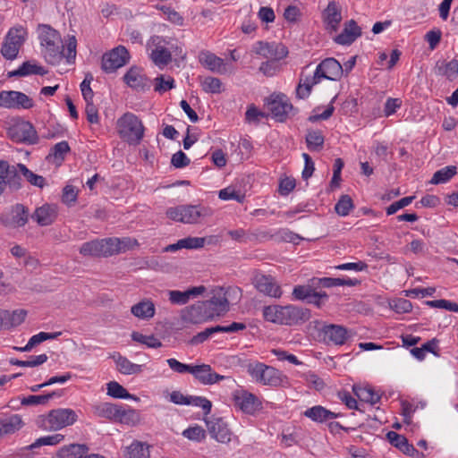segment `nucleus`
Wrapping results in <instances>:
<instances>
[{
    "label": "nucleus",
    "instance_id": "nucleus-1",
    "mask_svg": "<svg viewBox=\"0 0 458 458\" xmlns=\"http://www.w3.org/2000/svg\"><path fill=\"white\" fill-rule=\"evenodd\" d=\"M37 31L46 62L52 65L60 64L64 57V47L59 31L48 24H38Z\"/></svg>",
    "mask_w": 458,
    "mask_h": 458
},
{
    "label": "nucleus",
    "instance_id": "nucleus-2",
    "mask_svg": "<svg viewBox=\"0 0 458 458\" xmlns=\"http://www.w3.org/2000/svg\"><path fill=\"white\" fill-rule=\"evenodd\" d=\"M263 316L266 320L273 323L294 326L308 321L311 314L309 309L295 305H271L264 308Z\"/></svg>",
    "mask_w": 458,
    "mask_h": 458
},
{
    "label": "nucleus",
    "instance_id": "nucleus-3",
    "mask_svg": "<svg viewBox=\"0 0 458 458\" xmlns=\"http://www.w3.org/2000/svg\"><path fill=\"white\" fill-rule=\"evenodd\" d=\"M211 296L204 303L211 318L225 315L229 310L230 304H236L242 298V290L239 287H215L211 290Z\"/></svg>",
    "mask_w": 458,
    "mask_h": 458
},
{
    "label": "nucleus",
    "instance_id": "nucleus-4",
    "mask_svg": "<svg viewBox=\"0 0 458 458\" xmlns=\"http://www.w3.org/2000/svg\"><path fill=\"white\" fill-rule=\"evenodd\" d=\"M117 132L121 139L130 145H138L144 136L141 121L132 113H125L116 123Z\"/></svg>",
    "mask_w": 458,
    "mask_h": 458
},
{
    "label": "nucleus",
    "instance_id": "nucleus-5",
    "mask_svg": "<svg viewBox=\"0 0 458 458\" xmlns=\"http://www.w3.org/2000/svg\"><path fill=\"white\" fill-rule=\"evenodd\" d=\"M166 216L175 221L183 224H198L201 219L212 215L211 208L202 205H180L169 208Z\"/></svg>",
    "mask_w": 458,
    "mask_h": 458
},
{
    "label": "nucleus",
    "instance_id": "nucleus-6",
    "mask_svg": "<svg viewBox=\"0 0 458 458\" xmlns=\"http://www.w3.org/2000/svg\"><path fill=\"white\" fill-rule=\"evenodd\" d=\"M40 427L48 430H59L73 425L78 415L75 411L69 408H58L51 410L46 416H40Z\"/></svg>",
    "mask_w": 458,
    "mask_h": 458
},
{
    "label": "nucleus",
    "instance_id": "nucleus-7",
    "mask_svg": "<svg viewBox=\"0 0 458 458\" xmlns=\"http://www.w3.org/2000/svg\"><path fill=\"white\" fill-rule=\"evenodd\" d=\"M27 38L28 31L23 26L17 25L11 28L1 47L2 55L7 60H14Z\"/></svg>",
    "mask_w": 458,
    "mask_h": 458
},
{
    "label": "nucleus",
    "instance_id": "nucleus-8",
    "mask_svg": "<svg viewBox=\"0 0 458 458\" xmlns=\"http://www.w3.org/2000/svg\"><path fill=\"white\" fill-rule=\"evenodd\" d=\"M266 106L272 117L279 123H284L288 118V114H295L298 110L288 101L284 94H272L266 99Z\"/></svg>",
    "mask_w": 458,
    "mask_h": 458
},
{
    "label": "nucleus",
    "instance_id": "nucleus-9",
    "mask_svg": "<svg viewBox=\"0 0 458 458\" xmlns=\"http://www.w3.org/2000/svg\"><path fill=\"white\" fill-rule=\"evenodd\" d=\"M21 187V177L18 174L17 165H11L7 161L0 160V196L7 188L13 192Z\"/></svg>",
    "mask_w": 458,
    "mask_h": 458
},
{
    "label": "nucleus",
    "instance_id": "nucleus-10",
    "mask_svg": "<svg viewBox=\"0 0 458 458\" xmlns=\"http://www.w3.org/2000/svg\"><path fill=\"white\" fill-rule=\"evenodd\" d=\"M251 280L255 289L265 296L278 299L283 294L281 285L271 275L256 271Z\"/></svg>",
    "mask_w": 458,
    "mask_h": 458
},
{
    "label": "nucleus",
    "instance_id": "nucleus-11",
    "mask_svg": "<svg viewBox=\"0 0 458 458\" xmlns=\"http://www.w3.org/2000/svg\"><path fill=\"white\" fill-rule=\"evenodd\" d=\"M130 60V54L125 47L118 46L102 56L101 68L106 72H114L125 65Z\"/></svg>",
    "mask_w": 458,
    "mask_h": 458
},
{
    "label": "nucleus",
    "instance_id": "nucleus-12",
    "mask_svg": "<svg viewBox=\"0 0 458 458\" xmlns=\"http://www.w3.org/2000/svg\"><path fill=\"white\" fill-rule=\"evenodd\" d=\"M34 102L25 93L15 90H3L0 92V107L7 109H30Z\"/></svg>",
    "mask_w": 458,
    "mask_h": 458
},
{
    "label": "nucleus",
    "instance_id": "nucleus-13",
    "mask_svg": "<svg viewBox=\"0 0 458 458\" xmlns=\"http://www.w3.org/2000/svg\"><path fill=\"white\" fill-rule=\"evenodd\" d=\"M8 136L14 142L36 144L38 141V133L30 122H20L8 130Z\"/></svg>",
    "mask_w": 458,
    "mask_h": 458
},
{
    "label": "nucleus",
    "instance_id": "nucleus-14",
    "mask_svg": "<svg viewBox=\"0 0 458 458\" xmlns=\"http://www.w3.org/2000/svg\"><path fill=\"white\" fill-rule=\"evenodd\" d=\"M254 52L264 58L280 61L288 55L287 47L282 43L258 41Z\"/></svg>",
    "mask_w": 458,
    "mask_h": 458
},
{
    "label": "nucleus",
    "instance_id": "nucleus-15",
    "mask_svg": "<svg viewBox=\"0 0 458 458\" xmlns=\"http://www.w3.org/2000/svg\"><path fill=\"white\" fill-rule=\"evenodd\" d=\"M181 318L182 321L191 324H199L212 319L211 313H209V310L207 309L204 301H197L182 309Z\"/></svg>",
    "mask_w": 458,
    "mask_h": 458
},
{
    "label": "nucleus",
    "instance_id": "nucleus-16",
    "mask_svg": "<svg viewBox=\"0 0 458 458\" xmlns=\"http://www.w3.org/2000/svg\"><path fill=\"white\" fill-rule=\"evenodd\" d=\"M321 333L325 342L332 343L335 345L344 344L352 336V333L345 327L335 324L325 325L321 329Z\"/></svg>",
    "mask_w": 458,
    "mask_h": 458
},
{
    "label": "nucleus",
    "instance_id": "nucleus-17",
    "mask_svg": "<svg viewBox=\"0 0 458 458\" xmlns=\"http://www.w3.org/2000/svg\"><path fill=\"white\" fill-rule=\"evenodd\" d=\"M235 406L247 414H254L262 408V403L259 398L245 390H238L233 394Z\"/></svg>",
    "mask_w": 458,
    "mask_h": 458
},
{
    "label": "nucleus",
    "instance_id": "nucleus-18",
    "mask_svg": "<svg viewBox=\"0 0 458 458\" xmlns=\"http://www.w3.org/2000/svg\"><path fill=\"white\" fill-rule=\"evenodd\" d=\"M321 79L329 81L339 80L343 73L344 68L342 64L334 57L324 59L316 68Z\"/></svg>",
    "mask_w": 458,
    "mask_h": 458
},
{
    "label": "nucleus",
    "instance_id": "nucleus-19",
    "mask_svg": "<svg viewBox=\"0 0 458 458\" xmlns=\"http://www.w3.org/2000/svg\"><path fill=\"white\" fill-rule=\"evenodd\" d=\"M323 21L329 33L336 32L342 21L341 8L335 1H330L323 12Z\"/></svg>",
    "mask_w": 458,
    "mask_h": 458
},
{
    "label": "nucleus",
    "instance_id": "nucleus-20",
    "mask_svg": "<svg viewBox=\"0 0 458 458\" xmlns=\"http://www.w3.org/2000/svg\"><path fill=\"white\" fill-rule=\"evenodd\" d=\"M58 216L57 206L55 204L46 203L35 209L31 215V218L40 226H47L52 225Z\"/></svg>",
    "mask_w": 458,
    "mask_h": 458
},
{
    "label": "nucleus",
    "instance_id": "nucleus-21",
    "mask_svg": "<svg viewBox=\"0 0 458 458\" xmlns=\"http://www.w3.org/2000/svg\"><path fill=\"white\" fill-rule=\"evenodd\" d=\"M386 438L393 446L398 448L404 454L416 458L424 457L423 453L419 452L411 444H409L408 439L403 435L389 431L386 434Z\"/></svg>",
    "mask_w": 458,
    "mask_h": 458
},
{
    "label": "nucleus",
    "instance_id": "nucleus-22",
    "mask_svg": "<svg viewBox=\"0 0 458 458\" xmlns=\"http://www.w3.org/2000/svg\"><path fill=\"white\" fill-rule=\"evenodd\" d=\"M321 80L322 79L317 70H315L312 75H306L305 71H302L300 75L299 83L296 87V98L299 99L307 98L310 95L313 86L318 84Z\"/></svg>",
    "mask_w": 458,
    "mask_h": 458
},
{
    "label": "nucleus",
    "instance_id": "nucleus-23",
    "mask_svg": "<svg viewBox=\"0 0 458 458\" xmlns=\"http://www.w3.org/2000/svg\"><path fill=\"white\" fill-rule=\"evenodd\" d=\"M207 427L210 436L220 443H229L231 441L232 432L227 424L222 418L215 420H206Z\"/></svg>",
    "mask_w": 458,
    "mask_h": 458
},
{
    "label": "nucleus",
    "instance_id": "nucleus-24",
    "mask_svg": "<svg viewBox=\"0 0 458 458\" xmlns=\"http://www.w3.org/2000/svg\"><path fill=\"white\" fill-rule=\"evenodd\" d=\"M360 36V27L358 26L354 20H350L344 23L343 31L334 38V41L338 45L349 46Z\"/></svg>",
    "mask_w": 458,
    "mask_h": 458
},
{
    "label": "nucleus",
    "instance_id": "nucleus-25",
    "mask_svg": "<svg viewBox=\"0 0 458 458\" xmlns=\"http://www.w3.org/2000/svg\"><path fill=\"white\" fill-rule=\"evenodd\" d=\"M191 374L204 385H213L225 378L224 376L212 372L211 366L208 364L193 366Z\"/></svg>",
    "mask_w": 458,
    "mask_h": 458
},
{
    "label": "nucleus",
    "instance_id": "nucleus-26",
    "mask_svg": "<svg viewBox=\"0 0 458 458\" xmlns=\"http://www.w3.org/2000/svg\"><path fill=\"white\" fill-rule=\"evenodd\" d=\"M124 82L131 88L145 91L149 89L148 80L141 73L140 68L131 67L123 76Z\"/></svg>",
    "mask_w": 458,
    "mask_h": 458
},
{
    "label": "nucleus",
    "instance_id": "nucleus-27",
    "mask_svg": "<svg viewBox=\"0 0 458 458\" xmlns=\"http://www.w3.org/2000/svg\"><path fill=\"white\" fill-rule=\"evenodd\" d=\"M199 61L213 72L223 74L226 72L224 60L209 51H201Z\"/></svg>",
    "mask_w": 458,
    "mask_h": 458
},
{
    "label": "nucleus",
    "instance_id": "nucleus-28",
    "mask_svg": "<svg viewBox=\"0 0 458 458\" xmlns=\"http://www.w3.org/2000/svg\"><path fill=\"white\" fill-rule=\"evenodd\" d=\"M205 292H206V287L204 285L194 286V287H191L184 292L173 290V291H169V293H168L169 301L173 304L182 305V304H186L190 301L191 298L200 295Z\"/></svg>",
    "mask_w": 458,
    "mask_h": 458
},
{
    "label": "nucleus",
    "instance_id": "nucleus-29",
    "mask_svg": "<svg viewBox=\"0 0 458 458\" xmlns=\"http://www.w3.org/2000/svg\"><path fill=\"white\" fill-rule=\"evenodd\" d=\"M24 425L22 419L18 414H13L9 417L0 418V437L6 435L14 434Z\"/></svg>",
    "mask_w": 458,
    "mask_h": 458
},
{
    "label": "nucleus",
    "instance_id": "nucleus-30",
    "mask_svg": "<svg viewBox=\"0 0 458 458\" xmlns=\"http://www.w3.org/2000/svg\"><path fill=\"white\" fill-rule=\"evenodd\" d=\"M116 363L117 369L124 375L140 374L142 371V365L131 362L126 357L116 352L111 356Z\"/></svg>",
    "mask_w": 458,
    "mask_h": 458
},
{
    "label": "nucleus",
    "instance_id": "nucleus-31",
    "mask_svg": "<svg viewBox=\"0 0 458 458\" xmlns=\"http://www.w3.org/2000/svg\"><path fill=\"white\" fill-rule=\"evenodd\" d=\"M29 217V208L23 204L17 203L12 207L10 225L13 227L24 226L28 223Z\"/></svg>",
    "mask_w": 458,
    "mask_h": 458
},
{
    "label": "nucleus",
    "instance_id": "nucleus-32",
    "mask_svg": "<svg viewBox=\"0 0 458 458\" xmlns=\"http://www.w3.org/2000/svg\"><path fill=\"white\" fill-rule=\"evenodd\" d=\"M118 404H114L111 403H102L92 406L93 413L99 417L105 418L111 421L115 422L116 416L119 411Z\"/></svg>",
    "mask_w": 458,
    "mask_h": 458
},
{
    "label": "nucleus",
    "instance_id": "nucleus-33",
    "mask_svg": "<svg viewBox=\"0 0 458 458\" xmlns=\"http://www.w3.org/2000/svg\"><path fill=\"white\" fill-rule=\"evenodd\" d=\"M89 447L83 444H72L62 447L56 454V458H84Z\"/></svg>",
    "mask_w": 458,
    "mask_h": 458
},
{
    "label": "nucleus",
    "instance_id": "nucleus-34",
    "mask_svg": "<svg viewBox=\"0 0 458 458\" xmlns=\"http://www.w3.org/2000/svg\"><path fill=\"white\" fill-rule=\"evenodd\" d=\"M352 390L361 402L369 403L371 405L377 403L381 399V395L369 386H353Z\"/></svg>",
    "mask_w": 458,
    "mask_h": 458
},
{
    "label": "nucleus",
    "instance_id": "nucleus-35",
    "mask_svg": "<svg viewBox=\"0 0 458 458\" xmlns=\"http://www.w3.org/2000/svg\"><path fill=\"white\" fill-rule=\"evenodd\" d=\"M140 420V412L132 408H124L123 405L119 406L118 415L116 416L115 422L125 424L128 426H135Z\"/></svg>",
    "mask_w": 458,
    "mask_h": 458
},
{
    "label": "nucleus",
    "instance_id": "nucleus-36",
    "mask_svg": "<svg viewBox=\"0 0 458 458\" xmlns=\"http://www.w3.org/2000/svg\"><path fill=\"white\" fill-rule=\"evenodd\" d=\"M131 312L139 318L148 319L155 315V305L149 300H143L133 305Z\"/></svg>",
    "mask_w": 458,
    "mask_h": 458
},
{
    "label": "nucleus",
    "instance_id": "nucleus-37",
    "mask_svg": "<svg viewBox=\"0 0 458 458\" xmlns=\"http://www.w3.org/2000/svg\"><path fill=\"white\" fill-rule=\"evenodd\" d=\"M62 394L63 393L61 391H53L46 394L29 395L27 397H23L21 400V404L24 406L45 405L52 398L60 397L62 396Z\"/></svg>",
    "mask_w": 458,
    "mask_h": 458
},
{
    "label": "nucleus",
    "instance_id": "nucleus-38",
    "mask_svg": "<svg viewBox=\"0 0 458 458\" xmlns=\"http://www.w3.org/2000/svg\"><path fill=\"white\" fill-rule=\"evenodd\" d=\"M286 380L287 377L284 375H283L282 372H280L274 367L267 365L263 385L276 387L284 386V382Z\"/></svg>",
    "mask_w": 458,
    "mask_h": 458
},
{
    "label": "nucleus",
    "instance_id": "nucleus-39",
    "mask_svg": "<svg viewBox=\"0 0 458 458\" xmlns=\"http://www.w3.org/2000/svg\"><path fill=\"white\" fill-rule=\"evenodd\" d=\"M26 316L27 311L25 310H16L13 312L5 310V315H3L4 327L10 328L21 325L24 321Z\"/></svg>",
    "mask_w": 458,
    "mask_h": 458
},
{
    "label": "nucleus",
    "instance_id": "nucleus-40",
    "mask_svg": "<svg viewBox=\"0 0 458 458\" xmlns=\"http://www.w3.org/2000/svg\"><path fill=\"white\" fill-rule=\"evenodd\" d=\"M148 445L145 443L135 441L127 447L126 458H149Z\"/></svg>",
    "mask_w": 458,
    "mask_h": 458
},
{
    "label": "nucleus",
    "instance_id": "nucleus-41",
    "mask_svg": "<svg viewBox=\"0 0 458 458\" xmlns=\"http://www.w3.org/2000/svg\"><path fill=\"white\" fill-rule=\"evenodd\" d=\"M18 174L21 173L24 178L33 186L43 188L46 185V179L38 174H34L32 171L23 164H17Z\"/></svg>",
    "mask_w": 458,
    "mask_h": 458
},
{
    "label": "nucleus",
    "instance_id": "nucleus-42",
    "mask_svg": "<svg viewBox=\"0 0 458 458\" xmlns=\"http://www.w3.org/2000/svg\"><path fill=\"white\" fill-rule=\"evenodd\" d=\"M304 416L310 419L315 422H325L328 420V415H332L330 411L321 405H316L307 409L304 411Z\"/></svg>",
    "mask_w": 458,
    "mask_h": 458
},
{
    "label": "nucleus",
    "instance_id": "nucleus-43",
    "mask_svg": "<svg viewBox=\"0 0 458 458\" xmlns=\"http://www.w3.org/2000/svg\"><path fill=\"white\" fill-rule=\"evenodd\" d=\"M457 174V167L455 165H448L440 170H437L432 176L430 183L440 184L448 182Z\"/></svg>",
    "mask_w": 458,
    "mask_h": 458
},
{
    "label": "nucleus",
    "instance_id": "nucleus-44",
    "mask_svg": "<svg viewBox=\"0 0 458 458\" xmlns=\"http://www.w3.org/2000/svg\"><path fill=\"white\" fill-rule=\"evenodd\" d=\"M80 253L83 256H103L102 239L84 242L80 248Z\"/></svg>",
    "mask_w": 458,
    "mask_h": 458
},
{
    "label": "nucleus",
    "instance_id": "nucleus-45",
    "mask_svg": "<svg viewBox=\"0 0 458 458\" xmlns=\"http://www.w3.org/2000/svg\"><path fill=\"white\" fill-rule=\"evenodd\" d=\"M150 57L154 64L158 66L167 65L172 61L171 52L167 48L160 46H157L152 50Z\"/></svg>",
    "mask_w": 458,
    "mask_h": 458
},
{
    "label": "nucleus",
    "instance_id": "nucleus-46",
    "mask_svg": "<svg viewBox=\"0 0 458 458\" xmlns=\"http://www.w3.org/2000/svg\"><path fill=\"white\" fill-rule=\"evenodd\" d=\"M107 394L118 399L139 400L138 397H134L129 394L128 391L116 381H111L107 384Z\"/></svg>",
    "mask_w": 458,
    "mask_h": 458
},
{
    "label": "nucleus",
    "instance_id": "nucleus-47",
    "mask_svg": "<svg viewBox=\"0 0 458 458\" xmlns=\"http://www.w3.org/2000/svg\"><path fill=\"white\" fill-rule=\"evenodd\" d=\"M324 136L320 131H310L306 135L307 147L310 151H318L323 148Z\"/></svg>",
    "mask_w": 458,
    "mask_h": 458
},
{
    "label": "nucleus",
    "instance_id": "nucleus-48",
    "mask_svg": "<svg viewBox=\"0 0 458 458\" xmlns=\"http://www.w3.org/2000/svg\"><path fill=\"white\" fill-rule=\"evenodd\" d=\"M354 208L352 198L347 195H342L335 206V210L337 215L341 216H346L350 214V211Z\"/></svg>",
    "mask_w": 458,
    "mask_h": 458
},
{
    "label": "nucleus",
    "instance_id": "nucleus-49",
    "mask_svg": "<svg viewBox=\"0 0 458 458\" xmlns=\"http://www.w3.org/2000/svg\"><path fill=\"white\" fill-rule=\"evenodd\" d=\"M131 339L137 343L147 345L149 348H159L162 343L154 335H145L139 332H132Z\"/></svg>",
    "mask_w": 458,
    "mask_h": 458
},
{
    "label": "nucleus",
    "instance_id": "nucleus-50",
    "mask_svg": "<svg viewBox=\"0 0 458 458\" xmlns=\"http://www.w3.org/2000/svg\"><path fill=\"white\" fill-rule=\"evenodd\" d=\"M47 359V355L43 353L38 356H30V360H20L18 359L13 358L10 360V363L19 367H37L45 363Z\"/></svg>",
    "mask_w": 458,
    "mask_h": 458
},
{
    "label": "nucleus",
    "instance_id": "nucleus-51",
    "mask_svg": "<svg viewBox=\"0 0 458 458\" xmlns=\"http://www.w3.org/2000/svg\"><path fill=\"white\" fill-rule=\"evenodd\" d=\"M64 436L62 434H55L53 436H47L38 438L33 444L27 446L28 450H32L42 445H54L63 441Z\"/></svg>",
    "mask_w": 458,
    "mask_h": 458
},
{
    "label": "nucleus",
    "instance_id": "nucleus-52",
    "mask_svg": "<svg viewBox=\"0 0 458 458\" xmlns=\"http://www.w3.org/2000/svg\"><path fill=\"white\" fill-rule=\"evenodd\" d=\"M266 367L267 365L261 362L250 363L247 366V371L253 379L263 384Z\"/></svg>",
    "mask_w": 458,
    "mask_h": 458
},
{
    "label": "nucleus",
    "instance_id": "nucleus-53",
    "mask_svg": "<svg viewBox=\"0 0 458 458\" xmlns=\"http://www.w3.org/2000/svg\"><path fill=\"white\" fill-rule=\"evenodd\" d=\"M62 335V332H55V333H46V332H40L37 335H34L30 337L29 340V347L28 349H32L36 345L41 344L42 342L46 340H52L55 339L58 336Z\"/></svg>",
    "mask_w": 458,
    "mask_h": 458
},
{
    "label": "nucleus",
    "instance_id": "nucleus-54",
    "mask_svg": "<svg viewBox=\"0 0 458 458\" xmlns=\"http://www.w3.org/2000/svg\"><path fill=\"white\" fill-rule=\"evenodd\" d=\"M201 86L205 92L216 94L221 92L222 81L218 78L207 77Z\"/></svg>",
    "mask_w": 458,
    "mask_h": 458
},
{
    "label": "nucleus",
    "instance_id": "nucleus-55",
    "mask_svg": "<svg viewBox=\"0 0 458 458\" xmlns=\"http://www.w3.org/2000/svg\"><path fill=\"white\" fill-rule=\"evenodd\" d=\"M103 257H109L119 253L118 238L102 239Z\"/></svg>",
    "mask_w": 458,
    "mask_h": 458
},
{
    "label": "nucleus",
    "instance_id": "nucleus-56",
    "mask_svg": "<svg viewBox=\"0 0 458 458\" xmlns=\"http://www.w3.org/2000/svg\"><path fill=\"white\" fill-rule=\"evenodd\" d=\"M314 288H316V285H313L310 281L308 285H297L293 288V296L296 300L306 301L307 298L310 297Z\"/></svg>",
    "mask_w": 458,
    "mask_h": 458
},
{
    "label": "nucleus",
    "instance_id": "nucleus-57",
    "mask_svg": "<svg viewBox=\"0 0 458 458\" xmlns=\"http://www.w3.org/2000/svg\"><path fill=\"white\" fill-rule=\"evenodd\" d=\"M426 304L431 308L445 309L450 311L458 312V304L445 299L428 301Z\"/></svg>",
    "mask_w": 458,
    "mask_h": 458
},
{
    "label": "nucleus",
    "instance_id": "nucleus-58",
    "mask_svg": "<svg viewBox=\"0 0 458 458\" xmlns=\"http://www.w3.org/2000/svg\"><path fill=\"white\" fill-rule=\"evenodd\" d=\"M188 402L187 405L201 407L206 415L210 412L212 408L211 402L205 397L188 395Z\"/></svg>",
    "mask_w": 458,
    "mask_h": 458
},
{
    "label": "nucleus",
    "instance_id": "nucleus-59",
    "mask_svg": "<svg viewBox=\"0 0 458 458\" xmlns=\"http://www.w3.org/2000/svg\"><path fill=\"white\" fill-rule=\"evenodd\" d=\"M93 81V76L90 73L86 74L84 80L81 83V90L83 98L85 101H92L93 100V90L90 88V83Z\"/></svg>",
    "mask_w": 458,
    "mask_h": 458
},
{
    "label": "nucleus",
    "instance_id": "nucleus-60",
    "mask_svg": "<svg viewBox=\"0 0 458 458\" xmlns=\"http://www.w3.org/2000/svg\"><path fill=\"white\" fill-rule=\"evenodd\" d=\"M414 199H415V196H408V197H404V198L392 203L386 209V215L387 216L394 215L399 209L410 205Z\"/></svg>",
    "mask_w": 458,
    "mask_h": 458
},
{
    "label": "nucleus",
    "instance_id": "nucleus-61",
    "mask_svg": "<svg viewBox=\"0 0 458 458\" xmlns=\"http://www.w3.org/2000/svg\"><path fill=\"white\" fill-rule=\"evenodd\" d=\"M344 165L342 158H336L334 164L333 177L330 181V188L333 190L339 187L341 181V171Z\"/></svg>",
    "mask_w": 458,
    "mask_h": 458
},
{
    "label": "nucleus",
    "instance_id": "nucleus-62",
    "mask_svg": "<svg viewBox=\"0 0 458 458\" xmlns=\"http://www.w3.org/2000/svg\"><path fill=\"white\" fill-rule=\"evenodd\" d=\"M182 435L190 440L201 441L206 437L205 430L199 427H191L182 432Z\"/></svg>",
    "mask_w": 458,
    "mask_h": 458
},
{
    "label": "nucleus",
    "instance_id": "nucleus-63",
    "mask_svg": "<svg viewBox=\"0 0 458 458\" xmlns=\"http://www.w3.org/2000/svg\"><path fill=\"white\" fill-rule=\"evenodd\" d=\"M390 306L397 313H408L412 309L411 302L403 298L393 301Z\"/></svg>",
    "mask_w": 458,
    "mask_h": 458
},
{
    "label": "nucleus",
    "instance_id": "nucleus-64",
    "mask_svg": "<svg viewBox=\"0 0 458 458\" xmlns=\"http://www.w3.org/2000/svg\"><path fill=\"white\" fill-rule=\"evenodd\" d=\"M78 192L72 185H66L63 189L62 201L69 206L74 204L77 200Z\"/></svg>",
    "mask_w": 458,
    "mask_h": 458
}]
</instances>
